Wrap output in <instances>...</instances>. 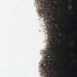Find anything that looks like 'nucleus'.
<instances>
[{
  "label": "nucleus",
  "instance_id": "obj_1",
  "mask_svg": "<svg viewBox=\"0 0 77 77\" xmlns=\"http://www.w3.org/2000/svg\"><path fill=\"white\" fill-rule=\"evenodd\" d=\"M46 63H49V62H48V61H45V63L43 64V63L42 64V67L44 68V69H45L46 68V66H49V65H48V64H46Z\"/></svg>",
  "mask_w": 77,
  "mask_h": 77
},
{
  "label": "nucleus",
  "instance_id": "obj_2",
  "mask_svg": "<svg viewBox=\"0 0 77 77\" xmlns=\"http://www.w3.org/2000/svg\"><path fill=\"white\" fill-rule=\"evenodd\" d=\"M47 51H48V53H50V49H47Z\"/></svg>",
  "mask_w": 77,
  "mask_h": 77
},
{
  "label": "nucleus",
  "instance_id": "obj_3",
  "mask_svg": "<svg viewBox=\"0 0 77 77\" xmlns=\"http://www.w3.org/2000/svg\"><path fill=\"white\" fill-rule=\"evenodd\" d=\"M58 32V35L59 36H60V32Z\"/></svg>",
  "mask_w": 77,
  "mask_h": 77
},
{
  "label": "nucleus",
  "instance_id": "obj_4",
  "mask_svg": "<svg viewBox=\"0 0 77 77\" xmlns=\"http://www.w3.org/2000/svg\"><path fill=\"white\" fill-rule=\"evenodd\" d=\"M55 24H56V25H57V22H55Z\"/></svg>",
  "mask_w": 77,
  "mask_h": 77
},
{
  "label": "nucleus",
  "instance_id": "obj_5",
  "mask_svg": "<svg viewBox=\"0 0 77 77\" xmlns=\"http://www.w3.org/2000/svg\"><path fill=\"white\" fill-rule=\"evenodd\" d=\"M50 71L51 72V71H52V69H49Z\"/></svg>",
  "mask_w": 77,
  "mask_h": 77
},
{
  "label": "nucleus",
  "instance_id": "obj_6",
  "mask_svg": "<svg viewBox=\"0 0 77 77\" xmlns=\"http://www.w3.org/2000/svg\"><path fill=\"white\" fill-rule=\"evenodd\" d=\"M51 67H52L53 66V65H50Z\"/></svg>",
  "mask_w": 77,
  "mask_h": 77
},
{
  "label": "nucleus",
  "instance_id": "obj_7",
  "mask_svg": "<svg viewBox=\"0 0 77 77\" xmlns=\"http://www.w3.org/2000/svg\"><path fill=\"white\" fill-rule=\"evenodd\" d=\"M47 19L48 20H49V18H48V17H47Z\"/></svg>",
  "mask_w": 77,
  "mask_h": 77
},
{
  "label": "nucleus",
  "instance_id": "obj_8",
  "mask_svg": "<svg viewBox=\"0 0 77 77\" xmlns=\"http://www.w3.org/2000/svg\"><path fill=\"white\" fill-rule=\"evenodd\" d=\"M46 74H47V73H48V72H46Z\"/></svg>",
  "mask_w": 77,
  "mask_h": 77
},
{
  "label": "nucleus",
  "instance_id": "obj_9",
  "mask_svg": "<svg viewBox=\"0 0 77 77\" xmlns=\"http://www.w3.org/2000/svg\"><path fill=\"white\" fill-rule=\"evenodd\" d=\"M49 41H50V42H51V40H50V39Z\"/></svg>",
  "mask_w": 77,
  "mask_h": 77
},
{
  "label": "nucleus",
  "instance_id": "obj_10",
  "mask_svg": "<svg viewBox=\"0 0 77 77\" xmlns=\"http://www.w3.org/2000/svg\"><path fill=\"white\" fill-rule=\"evenodd\" d=\"M67 8H68V9H69V8L68 7H67Z\"/></svg>",
  "mask_w": 77,
  "mask_h": 77
},
{
  "label": "nucleus",
  "instance_id": "obj_11",
  "mask_svg": "<svg viewBox=\"0 0 77 77\" xmlns=\"http://www.w3.org/2000/svg\"><path fill=\"white\" fill-rule=\"evenodd\" d=\"M48 56H50L49 55H48Z\"/></svg>",
  "mask_w": 77,
  "mask_h": 77
},
{
  "label": "nucleus",
  "instance_id": "obj_12",
  "mask_svg": "<svg viewBox=\"0 0 77 77\" xmlns=\"http://www.w3.org/2000/svg\"><path fill=\"white\" fill-rule=\"evenodd\" d=\"M69 5H70V4H68L69 6Z\"/></svg>",
  "mask_w": 77,
  "mask_h": 77
},
{
  "label": "nucleus",
  "instance_id": "obj_13",
  "mask_svg": "<svg viewBox=\"0 0 77 77\" xmlns=\"http://www.w3.org/2000/svg\"><path fill=\"white\" fill-rule=\"evenodd\" d=\"M41 11H42V10H40Z\"/></svg>",
  "mask_w": 77,
  "mask_h": 77
},
{
  "label": "nucleus",
  "instance_id": "obj_14",
  "mask_svg": "<svg viewBox=\"0 0 77 77\" xmlns=\"http://www.w3.org/2000/svg\"><path fill=\"white\" fill-rule=\"evenodd\" d=\"M55 30H56V28H55Z\"/></svg>",
  "mask_w": 77,
  "mask_h": 77
},
{
  "label": "nucleus",
  "instance_id": "obj_15",
  "mask_svg": "<svg viewBox=\"0 0 77 77\" xmlns=\"http://www.w3.org/2000/svg\"><path fill=\"white\" fill-rule=\"evenodd\" d=\"M44 62H45V61H44Z\"/></svg>",
  "mask_w": 77,
  "mask_h": 77
},
{
  "label": "nucleus",
  "instance_id": "obj_16",
  "mask_svg": "<svg viewBox=\"0 0 77 77\" xmlns=\"http://www.w3.org/2000/svg\"><path fill=\"white\" fill-rule=\"evenodd\" d=\"M47 77H48V76Z\"/></svg>",
  "mask_w": 77,
  "mask_h": 77
},
{
  "label": "nucleus",
  "instance_id": "obj_17",
  "mask_svg": "<svg viewBox=\"0 0 77 77\" xmlns=\"http://www.w3.org/2000/svg\"><path fill=\"white\" fill-rule=\"evenodd\" d=\"M43 3H44V2H42Z\"/></svg>",
  "mask_w": 77,
  "mask_h": 77
},
{
  "label": "nucleus",
  "instance_id": "obj_18",
  "mask_svg": "<svg viewBox=\"0 0 77 77\" xmlns=\"http://www.w3.org/2000/svg\"><path fill=\"white\" fill-rule=\"evenodd\" d=\"M53 5H54V4H53Z\"/></svg>",
  "mask_w": 77,
  "mask_h": 77
}]
</instances>
